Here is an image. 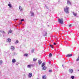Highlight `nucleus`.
<instances>
[{
  "mask_svg": "<svg viewBox=\"0 0 79 79\" xmlns=\"http://www.w3.org/2000/svg\"><path fill=\"white\" fill-rule=\"evenodd\" d=\"M46 78H47V76H46V75H44L42 76L43 79H46Z\"/></svg>",
  "mask_w": 79,
  "mask_h": 79,
  "instance_id": "nucleus-7",
  "label": "nucleus"
},
{
  "mask_svg": "<svg viewBox=\"0 0 79 79\" xmlns=\"http://www.w3.org/2000/svg\"><path fill=\"white\" fill-rule=\"evenodd\" d=\"M11 32H12V31H11V30L10 29V30L9 31L8 34H10Z\"/></svg>",
  "mask_w": 79,
  "mask_h": 79,
  "instance_id": "nucleus-20",
  "label": "nucleus"
},
{
  "mask_svg": "<svg viewBox=\"0 0 79 79\" xmlns=\"http://www.w3.org/2000/svg\"><path fill=\"white\" fill-rule=\"evenodd\" d=\"M19 8L20 11H23V8L21 6H19Z\"/></svg>",
  "mask_w": 79,
  "mask_h": 79,
  "instance_id": "nucleus-3",
  "label": "nucleus"
},
{
  "mask_svg": "<svg viewBox=\"0 0 79 79\" xmlns=\"http://www.w3.org/2000/svg\"><path fill=\"white\" fill-rule=\"evenodd\" d=\"M24 70H25V69H24Z\"/></svg>",
  "mask_w": 79,
  "mask_h": 79,
  "instance_id": "nucleus-46",
  "label": "nucleus"
},
{
  "mask_svg": "<svg viewBox=\"0 0 79 79\" xmlns=\"http://www.w3.org/2000/svg\"><path fill=\"white\" fill-rule=\"evenodd\" d=\"M64 62L65 63L66 62V61L65 60H64Z\"/></svg>",
  "mask_w": 79,
  "mask_h": 79,
  "instance_id": "nucleus-39",
  "label": "nucleus"
},
{
  "mask_svg": "<svg viewBox=\"0 0 79 79\" xmlns=\"http://www.w3.org/2000/svg\"><path fill=\"white\" fill-rule=\"evenodd\" d=\"M24 21V20L23 19H22L21 20V22H22V21Z\"/></svg>",
  "mask_w": 79,
  "mask_h": 79,
  "instance_id": "nucleus-28",
  "label": "nucleus"
},
{
  "mask_svg": "<svg viewBox=\"0 0 79 79\" xmlns=\"http://www.w3.org/2000/svg\"><path fill=\"white\" fill-rule=\"evenodd\" d=\"M22 24V22H20L19 23V25H20V24Z\"/></svg>",
  "mask_w": 79,
  "mask_h": 79,
  "instance_id": "nucleus-34",
  "label": "nucleus"
},
{
  "mask_svg": "<svg viewBox=\"0 0 79 79\" xmlns=\"http://www.w3.org/2000/svg\"><path fill=\"white\" fill-rule=\"evenodd\" d=\"M79 58L78 57L77 59V61H79Z\"/></svg>",
  "mask_w": 79,
  "mask_h": 79,
  "instance_id": "nucleus-31",
  "label": "nucleus"
},
{
  "mask_svg": "<svg viewBox=\"0 0 79 79\" xmlns=\"http://www.w3.org/2000/svg\"><path fill=\"white\" fill-rule=\"evenodd\" d=\"M38 61L39 64H42V61H41V60H39Z\"/></svg>",
  "mask_w": 79,
  "mask_h": 79,
  "instance_id": "nucleus-15",
  "label": "nucleus"
},
{
  "mask_svg": "<svg viewBox=\"0 0 79 79\" xmlns=\"http://www.w3.org/2000/svg\"><path fill=\"white\" fill-rule=\"evenodd\" d=\"M69 73H73V70L72 69H70L69 70Z\"/></svg>",
  "mask_w": 79,
  "mask_h": 79,
  "instance_id": "nucleus-10",
  "label": "nucleus"
},
{
  "mask_svg": "<svg viewBox=\"0 0 79 79\" xmlns=\"http://www.w3.org/2000/svg\"><path fill=\"white\" fill-rule=\"evenodd\" d=\"M37 59H35L34 58H33V61H37Z\"/></svg>",
  "mask_w": 79,
  "mask_h": 79,
  "instance_id": "nucleus-21",
  "label": "nucleus"
},
{
  "mask_svg": "<svg viewBox=\"0 0 79 79\" xmlns=\"http://www.w3.org/2000/svg\"><path fill=\"white\" fill-rule=\"evenodd\" d=\"M72 13L74 16H77V13L76 12L75 13L74 12H73Z\"/></svg>",
  "mask_w": 79,
  "mask_h": 79,
  "instance_id": "nucleus-8",
  "label": "nucleus"
},
{
  "mask_svg": "<svg viewBox=\"0 0 79 79\" xmlns=\"http://www.w3.org/2000/svg\"><path fill=\"white\" fill-rule=\"evenodd\" d=\"M3 31H0V32H1L2 33H3Z\"/></svg>",
  "mask_w": 79,
  "mask_h": 79,
  "instance_id": "nucleus-32",
  "label": "nucleus"
},
{
  "mask_svg": "<svg viewBox=\"0 0 79 79\" xmlns=\"http://www.w3.org/2000/svg\"><path fill=\"white\" fill-rule=\"evenodd\" d=\"M58 21L59 23L63 24V18L58 19Z\"/></svg>",
  "mask_w": 79,
  "mask_h": 79,
  "instance_id": "nucleus-2",
  "label": "nucleus"
},
{
  "mask_svg": "<svg viewBox=\"0 0 79 79\" xmlns=\"http://www.w3.org/2000/svg\"><path fill=\"white\" fill-rule=\"evenodd\" d=\"M67 5H71V2H70L69 0H67Z\"/></svg>",
  "mask_w": 79,
  "mask_h": 79,
  "instance_id": "nucleus-4",
  "label": "nucleus"
},
{
  "mask_svg": "<svg viewBox=\"0 0 79 79\" xmlns=\"http://www.w3.org/2000/svg\"><path fill=\"white\" fill-rule=\"evenodd\" d=\"M32 76V74L31 73H30L28 75V77L31 78V77Z\"/></svg>",
  "mask_w": 79,
  "mask_h": 79,
  "instance_id": "nucleus-6",
  "label": "nucleus"
},
{
  "mask_svg": "<svg viewBox=\"0 0 79 79\" xmlns=\"http://www.w3.org/2000/svg\"><path fill=\"white\" fill-rule=\"evenodd\" d=\"M12 61L13 63H15V62H16V60L15 59H13L12 60Z\"/></svg>",
  "mask_w": 79,
  "mask_h": 79,
  "instance_id": "nucleus-18",
  "label": "nucleus"
},
{
  "mask_svg": "<svg viewBox=\"0 0 79 79\" xmlns=\"http://www.w3.org/2000/svg\"><path fill=\"white\" fill-rule=\"evenodd\" d=\"M19 42L18 41V40H16L15 42V44H18Z\"/></svg>",
  "mask_w": 79,
  "mask_h": 79,
  "instance_id": "nucleus-25",
  "label": "nucleus"
},
{
  "mask_svg": "<svg viewBox=\"0 0 79 79\" xmlns=\"http://www.w3.org/2000/svg\"><path fill=\"white\" fill-rule=\"evenodd\" d=\"M32 66V64H29L27 65V68H31Z\"/></svg>",
  "mask_w": 79,
  "mask_h": 79,
  "instance_id": "nucleus-5",
  "label": "nucleus"
},
{
  "mask_svg": "<svg viewBox=\"0 0 79 79\" xmlns=\"http://www.w3.org/2000/svg\"><path fill=\"white\" fill-rule=\"evenodd\" d=\"M30 13L31 14V16H34V13L32 11H31Z\"/></svg>",
  "mask_w": 79,
  "mask_h": 79,
  "instance_id": "nucleus-11",
  "label": "nucleus"
},
{
  "mask_svg": "<svg viewBox=\"0 0 79 79\" xmlns=\"http://www.w3.org/2000/svg\"><path fill=\"white\" fill-rule=\"evenodd\" d=\"M2 62L3 61L2 60H1L0 61V64H2Z\"/></svg>",
  "mask_w": 79,
  "mask_h": 79,
  "instance_id": "nucleus-30",
  "label": "nucleus"
},
{
  "mask_svg": "<svg viewBox=\"0 0 79 79\" xmlns=\"http://www.w3.org/2000/svg\"><path fill=\"white\" fill-rule=\"evenodd\" d=\"M45 63L44 62L42 64V67H43V66H45Z\"/></svg>",
  "mask_w": 79,
  "mask_h": 79,
  "instance_id": "nucleus-19",
  "label": "nucleus"
},
{
  "mask_svg": "<svg viewBox=\"0 0 79 79\" xmlns=\"http://www.w3.org/2000/svg\"><path fill=\"white\" fill-rule=\"evenodd\" d=\"M44 36H45V35H47V33L46 32H44Z\"/></svg>",
  "mask_w": 79,
  "mask_h": 79,
  "instance_id": "nucleus-17",
  "label": "nucleus"
},
{
  "mask_svg": "<svg viewBox=\"0 0 79 79\" xmlns=\"http://www.w3.org/2000/svg\"><path fill=\"white\" fill-rule=\"evenodd\" d=\"M52 56V53H50L49 54V57H51V56Z\"/></svg>",
  "mask_w": 79,
  "mask_h": 79,
  "instance_id": "nucleus-24",
  "label": "nucleus"
},
{
  "mask_svg": "<svg viewBox=\"0 0 79 79\" xmlns=\"http://www.w3.org/2000/svg\"><path fill=\"white\" fill-rule=\"evenodd\" d=\"M49 64H50V62H49Z\"/></svg>",
  "mask_w": 79,
  "mask_h": 79,
  "instance_id": "nucleus-42",
  "label": "nucleus"
},
{
  "mask_svg": "<svg viewBox=\"0 0 79 79\" xmlns=\"http://www.w3.org/2000/svg\"><path fill=\"white\" fill-rule=\"evenodd\" d=\"M46 69H47V67L45 66H44L42 68L43 70H45Z\"/></svg>",
  "mask_w": 79,
  "mask_h": 79,
  "instance_id": "nucleus-12",
  "label": "nucleus"
},
{
  "mask_svg": "<svg viewBox=\"0 0 79 79\" xmlns=\"http://www.w3.org/2000/svg\"><path fill=\"white\" fill-rule=\"evenodd\" d=\"M62 66H63V65H62Z\"/></svg>",
  "mask_w": 79,
  "mask_h": 79,
  "instance_id": "nucleus-40",
  "label": "nucleus"
},
{
  "mask_svg": "<svg viewBox=\"0 0 79 79\" xmlns=\"http://www.w3.org/2000/svg\"><path fill=\"white\" fill-rule=\"evenodd\" d=\"M16 20H18V19H14V21H16Z\"/></svg>",
  "mask_w": 79,
  "mask_h": 79,
  "instance_id": "nucleus-38",
  "label": "nucleus"
},
{
  "mask_svg": "<svg viewBox=\"0 0 79 79\" xmlns=\"http://www.w3.org/2000/svg\"><path fill=\"white\" fill-rule=\"evenodd\" d=\"M7 41L10 43V42H11V39L10 38H8L7 40Z\"/></svg>",
  "mask_w": 79,
  "mask_h": 79,
  "instance_id": "nucleus-13",
  "label": "nucleus"
},
{
  "mask_svg": "<svg viewBox=\"0 0 79 79\" xmlns=\"http://www.w3.org/2000/svg\"><path fill=\"white\" fill-rule=\"evenodd\" d=\"M0 32H1V31L0 30Z\"/></svg>",
  "mask_w": 79,
  "mask_h": 79,
  "instance_id": "nucleus-44",
  "label": "nucleus"
},
{
  "mask_svg": "<svg viewBox=\"0 0 79 79\" xmlns=\"http://www.w3.org/2000/svg\"><path fill=\"white\" fill-rule=\"evenodd\" d=\"M34 49H33L31 50V53H33V52H34Z\"/></svg>",
  "mask_w": 79,
  "mask_h": 79,
  "instance_id": "nucleus-26",
  "label": "nucleus"
},
{
  "mask_svg": "<svg viewBox=\"0 0 79 79\" xmlns=\"http://www.w3.org/2000/svg\"><path fill=\"white\" fill-rule=\"evenodd\" d=\"M37 79H39V78H37Z\"/></svg>",
  "mask_w": 79,
  "mask_h": 79,
  "instance_id": "nucleus-41",
  "label": "nucleus"
},
{
  "mask_svg": "<svg viewBox=\"0 0 79 79\" xmlns=\"http://www.w3.org/2000/svg\"><path fill=\"white\" fill-rule=\"evenodd\" d=\"M45 6H46V8H47V9H48V7H47V6L46 5H45Z\"/></svg>",
  "mask_w": 79,
  "mask_h": 79,
  "instance_id": "nucleus-33",
  "label": "nucleus"
},
{
  "mask_svg": "<svg viewBox=\"0 0 79 79\" xmlns=\"http://www.w3.org/2000/svg\"><path fill=\"white\" fill-rule=\"evenodd\" d=\"M10 49H11V50L13 51L15 50V47L13 46H11Z\"/></svg>",
  "mask_w": 79,
  "mask_h": 79,
  "instance_id": "nucleus-9",
  "label": "nucleus"
},
{
  "mask_svg": "<svg viewBox=\"0 0 79 79\" xmlns=\"http://www.w3.org/2000/svg\"><path fill=\"white\" fill-rule=\"evenodd\" d=\"M54 45H56V43H54Z\"/></svg>",
  "mask_w": 79,
  "mask_h": 79,
  "instance_id": "nucleus-35",
  "label": "nucleus"
},
{
  "mask_svg": "<svg viewBox=\"0 0 79 79\" xmlns=\"http://www.w3.org/2000/svg\"><path fill=\"white\" fill-rule=\"evenodd\" d=\"M69 27H71V24H70V25H69Z\"/></svg>",
  "mask_w": 79,
  "mask_h": 79,
  "instance_id": "nucleus-36",
  "label": "nucleus"
},
{
  "mask_svg": "<svg viewBox=\"0 0 79 79\" xmlns=\"http://www.w3.org/2000/svg\"><path fill=\"white\" fill-rule=\"evenodd\" d=\"M28 55V54H24V56H27Z\"/></svg>",
  "mask_w": 79,
  "mask_h": 79,
  "instance_id": "nucleus-23",
  "label": "nucleus"
},
{
  "mask_svg": "<svg viewBox=\"0 0 79 79\" xmlns=\"http://www.w3.org/2000/svg\"><path fill=\"white\" fill-rule=\"evenodd\" d=\"M71 78L72 79H74V76H72L71 77Z\"/></svg>",
  "mask_w": 79,
  "mask_h": 79,
  "instance_id": "nucleus-27",
  "label": "nucleus"
},
{
  "mask_svg": "<svg viewBox=\"0 0 79 79\" xmlns=\"http://www.w3.org/2000/svg\"><path fill=\"white\" fill-rule=\"evenodd\" d=\"M3 33L4 34H5V32L4 31H3Z\"/></svg>",
  "mask_w": 79,
  "mask_h": 79,
  "instance_id": "nucleus-37",
  "label": "nucleus"
},
{
  "mask_svg": "<svg viewBox=\"0 0 79 79\" xmlns=\"http://www.w3.org/2000/svg\"><path fill=\"white\" fill-rule=\"evenodd\" d=\"M8 6H9V8H11L12 7V6H11V4H8Z\"/></svg>",
  "mask_w": 79,
  "mask_h": 79,
  "instance_id": "nucleus-16",
  "label": "nucleus"
},
{
  "mask_svg": "<svg viewBox=\"0 0 79 79\" xmlns=\"http://www.w3.org/2000/svg\"><path fill=\"white\" fill-rule=\"evenodd\" d=\"M66 57H69L70 56H72V54H68L66 56Z\"/></svg>",
  "mask_w": 79,
  "mask_h": 79,
  "instance_id": "nucleus-14",
  "label": "nucleus"
},
{
  "mask_svg": "<svg viewBox=\"0 0 79 79\" xmlns=\"http://www.w3.org/2000/svg\"><path fill=\"white\" fill-rule=\"evenodd\" d=\"M52 70H50L49 71V73H51V72H52Z\"/></svg>",
  "mask_w": 79,
  "mask_h": 79,
  "instance_id": "nucleus-29",
  "label": "nucleus"
},
{
  "mask_svg": "<svg viewBox=\"0 0 79 79\" xmlns=\"http://www.w3.org/2000/svg\"><path fill=\"white\" fill-rule=\"evenodd\" d=\"M64 11L66 13H69V7L68 6L65 7L64 8Z\"/></svg>",
  "mask_w": 79,
  "mask_h": 79,
  "instance_id": "nucleus-1",
  "label": "nucleus"
},
{
  "mask_svg": "<svg viewBox=\"0 0 79 79\" xmlns=\"http://www.w3.org/2000/svg\"><path fill=\"white\" fill-rule=\"evenodd\" d=\"M16 27H17V26H16Z\"/></svg>",
  "mask_w": 79,
  "mask_h": 79,
  "instance_id": "nucleus-43",
  "label": "nucleus"
},
{
  "mask_svg": "<svg viewBox=\"0 0 79 79\" xmlns=\"http://www.w3.org/2000/svg\"><path fill=\"white\" fill-rule=\"evenodd\" d=\"M49 46L51 47V48H53V45H52L51 44H50Z\"/></svg>",
  "mask_w": 79,
  "mask_h": 79,
  "instance_id": "nucleus-22",
  "label": "nucleus"
},
{
  "mask_svg": "<svg viewBox=\"0 0 79 79\" xmlns=\"http://www.w3.org/2000/svg\"><path fill=\"white\" fill-rule=\"evenodd\" d=\"M78 12H79V11Z\"/></svg>",
  "mask_w": 79,
  "mask_h": 79,
  "instance_id": "nucleus-45",
  "label": "nucleus"
}]
</instances>
